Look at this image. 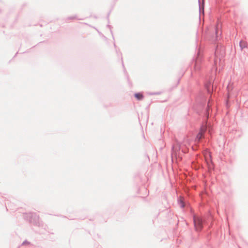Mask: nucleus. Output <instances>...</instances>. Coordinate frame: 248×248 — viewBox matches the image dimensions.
<instances>
[{"mask_svg": "<svg viewBox=\"0 0 248 248\" xmlns=\"http://www.w3.org/2000/svg\"><path fill=\"white\" fill-rule=\"evenodd\" d=\"M242 43H243V42L242 41L240 42V46H241V45H242Z\"/></svg>", "mask_w": 248, "mask_h": 248, "instance_id": "6", "label": "nucleus"}, {"mask_svg": "<svg viewBox=\"0 0 248 248\" xmlns=\"http://www.w3.org/2000/svg\"><path fill=\"white\" fill-rule=\"evenodd\" d=\"M206 131V127L204 126L201 127L200 130L197 135L196 140L199 141L203 137L205 131Z\"/></svg>", "mask_w": 248, "mask_h": 248, "instance_id": "2", "label": "nucleus"}, {"mask_svg": "<svg viewBox=\"0 0 248 248\" xmlns=\"http://www.w3.org/2000/svg\"><path fill=\"white\" fill-rule=\"evenodd\" d=\"M180 206L181 207H184L185 206V204H184V203L182 200V199H181L180 200Z\"/></svg>", "mask_w": 248, "mask_h": 248, "instance_id": "4", "label": "nucleus"}, {"mask_svg": "<svg viewBox=\"0 0 248 248\" xmlns=\"http://www.w3.org/2000/svg\"><path fill=\"white\" fill-rule=\"evenodd\" d=\"M135 96L138 100H141L143 98V95L140 93H136Z\"/></svg>", "mask_w": 248, "mask_h": 248, "instance_id": "3", "label": "nucleus"}, {"mask_svg": "<svg viewBox=\"0 0 248 248\" xmlns=\"http://www.w3.org/2000/svg\"><path fill=\"white\" fill-rule=\"evenodd\" d=\"M194 222L196 230L200 231L202 228V219L198 217H195L194 218Z\"/></svg>", "mask_w": 248, "mask_h": 248, "instance_id": "1", "label": "nucleus"}, {"mask_svg": "<svg viewBox=\"0 0 248 248\" xmlns=\"http://www.w3.org/2000/svg\"><path fill=\"white\" fill-rule=\"evenodd\" d=\"M216 34H217V31H216Z\"/></svg>", "mask_w": 248, "mask_h": 248, "instance_id": "7", "label": "nucleus"}, {"mask_svg": "<svg viewBox=\"0 0 248 248\" xmlns=\"http://www.w3.org/2000/svg\"><path fill=\"white\" fill-rule=\"evenodd\" d=\"M195 68L196 70H199L200 69V67L197 65V62H196Z\"/></svg>", "mask_w": 248, "mask_h": 248, "instance_id": "5", "label": "nucleus"}]
</instances>
